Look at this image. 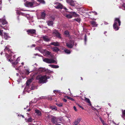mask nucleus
Listing matches in <instances>:
<instances>
[{
	"label": "nucleus",
	"instance_id": "10",
	"mask_svg": "<svg viewBox=\"0 0 125 125\" xmlns=\"http://www.w3.org/2000/svg\"><path fill=\"white\" fill-rule=\"evenodd\" d=\"M41 15L40 19H44L46 16V14L45 11H42L41 12Z\"/></svg>",
	"mask_w": 125,
	"mask_h": 125
},
{
	"label": "nucleus",
	"instance_id": "55",
	"mask_svg": "<svg viewBox=\"0 0 125 125\" xmlns=\"http://www.w3.org/2000/svg\"><path fill=\"white\" fill-rule=\"evenodd\" d=\"M81 80H83V78L82 77H81Z\"/></svg>",
	"mask_w": 125,
	"mask_h": 125
},
{
	"label": "nucleus",
	"instance_id": "11",
	"mask_svg": "<svg viewBox=\"0 0 125 125\" xmlns=\"http://www.w3.org/2000/svg\"><path fill=\"white\" fill-rule=\"evenodd\" d=\"M33 4L32 2L27 1L26 2V6L28 7H32Z\"/></svg>",
	"mask_w": 125,
	"mask_h": 125
},
{
	"label": "nucleus",
	"instance_id": "52",
	"mask_svg": "<svg viewBox=\"0 0 125 125\" xmlns=\"http://www.w3.org/2000/svg\"><path fill=\"white\" fill-rule=\"evenodd\" d=\"M36 46V45L35 44H33L32 46H31V47H35V46Z\"/></svg>",
	"mask_w": 125,
	"mask_h": 125
},
{
	"label": "nucleus",
	"instance_id": "61",
	"mask_svg": "<svg viewBox=\"0 0 125 125\" xmlns=\"http://www.w3.org/2000/svg\"><path fill=\"white\" fill-rule=\"evenodd\" d=\"M22 117L23 118H24V116L23 115H22Z\"/></svg>",
	"mask_w": 125,
	"mask_h": 125
},
{
	"label": "nucleus",
	"instance_id": "34",
	"mask_svg": "<svg viewBox=\"0 0 125 125\" xmlns=\"http://www.w3.org/2000/svg\"><path fill=\"white\" fill-rule=\"evenodd\" d=\"M66 97L68 99L70 100H71V101H74V99L73 98H72L71 97H69V96H67Z\"/></svg>",
	"mask_w": 125,
	"mask_h": 125
},
{
	"label": "nucleus",
	"instance_id": "48",
	"mask_svg": "<svg viewBox=\"0 0 125 125\" xmlns=\"http://www.w3.org/2000/svg\"><path fill=\"white\" fill-rule=\"evenodd\" d=\"M63 101L65 102H67V100L65 98L63 99Z\"/></svg>",
	"mask_w": 125,
	"mask_h": 125
},
{
	"label": "nucleus",
	"instance_id": "4",
	"mask_svg": "<svg viewBox=\"0 0 125 125\" xmlns=\"http://www.w3.org/2000/svg\"><path fill=\"white\" fill-rule=\"evenodd\" d=\"M8 61L10 62L12 64V65L14 67H15V66H17V64L18 63V61H19L20 60H19L18 58H17L16 59V60L14 62H13V60L12 59L10 58L9 59H8Z\"/></svg>",
	"mask_w": 125,
	"mask_h": 125
},
{
	"label": "nucleus",
	"instance_id": "53",
	"mask_svg": "<svg viewBox=\"0 0 125 125\" xmlns=\"http://www.w3.org/2000/svg\"><path fill=\"white\" fill-rule=\"evenodd\" d=\"M99 119L101 121L103 120L102 118L101 117H99Z\"/></svg>",
	"mask_w": 125,
	"mask_h": 125
},
{
	"label": "nucleus",
	"instance_id": "5",
	"mask_svg": "<svg viewBox=\"0 0 125 125\" xmlns=\"http://www.w3.org/2000/svg\"><path fill=\"white\" fill-rule=\"evenodd\" d=\"M55 4L57 5V6H54L55 8L57 9H62L63 8V6L60 3L57 2L55 3Z\"/></svg>",
	"mask_w": 125,
	"mask_h": 125
},
{
	"label": "nucleus",
	"instance_id": "19",
	"mask_svg": "<svg viewBox=\"0 0 125 125\" xmlns=\"http://www.w3.org/2000/svg\"><path fill=\"white\" fill-rule=\"evenodd\" d=\"M49 66L51 68H59V66L58 65H56L54 64H50Z\"/></svg>",
	"mask_w": 125,
	"mask_h": 125
},
{
	"label": "nucleus",
	"instance_id": "38",
	"mask_svg": "<svg viewBox=\"0 0 125 125\" xmlns=\"http://www.w3.org/2000/svg\"><path fill=\"white\" fill-rule=\"evenodd\" d=\"M66 17L70 19L72 18V16L70 14H67L66 15Z\"/></svg>",
	"mask_w": 125,
	"mask_h": 125
},
{
	"label": "nucleus",
	"instance_id": "2",
	"mask_svg": "<svg viewBox=\"0 0 125 125\" xmlns=\"http://www.w3.org/2000/svg\"><path fill=\"white\" fill-rule=\"evenodd\" d=\"M39 82L41 83H46L47 81V78L46 75L41 76L39 79Z\"/></svg>",
	"mask_w": 125,
	"mask_h": 125
},
{
	"label": "nucleus",
	"instance_id": "12",
	"mask_svg": "<svg viewBox=\"0 0 125 125\" xmlns=\"http://www.w3.org/2000/svg\"><path fill=\"white\" fill-rule=\"evenodd\" d=\"M4 39L6 40H9L10 37L9 35V34L6 32L4 33Z\"/></svg>",
	"mask_w": 125,
	"mask_h": 125
},
{
	"label": "nucleus",
	"instance_id": "22",
	"mask_svg": "<svg viewBox=\"0 0 125 125\" xmlns=\"http://www.w3.org/2000/svg\"><path fill=\"white\" fill-rule=\"evenodd\" d=\"M47 24L49 26H52L53 24V22L52 21H47Z\"/></svg>",
	"mask_w": 125,
	"mask_h": 125
},
{
	"label": "nucleus",
	"instance_id": "60",
	"mask_svg": "<svg viewBox=\"0 0 125 125\" xmlns=\"http://www.w3.org/2000/svg\"><path fill=\"white\" fill-rule=\"evenodd\" d=\"M24 64V63L23 62H22L21 63V64H22V65H23Z\"/></svg>",
	"mask_w": 125,
	"mask_h": 125
},
{
	"label": "nucleus",
	"instance_id": "17",
	"mask_svg": "<svg viewBox=\"0 0 125 125\" xmlns=\"http://www.w3.org/2000/svg\"><path fill=\"white\" fill-rule=\"evenodd\" d=\"M81 119H82L81 118H78L76 121H75L73 123L74 125H77L79 123Z\"/></svg>",
	"mask_w": 125,
	"mask_h": 125
},
{
	"label": "nucleus",
	"instance_id": "39",
	"mask_svg": "<svg viewBox=\"0 0 125 125\" xmlns=\"http://www.w3.org/2000/svg\"><path fill=\"white\" fill-rule=\"evenodd\" d=\"M36 87L35 86H31V87L30 88V90H33L34 89L36 88Z\"/></svg>",
	"mask_w": 125,
	"mask_h": 125
},
{
	"label": "nucleus",
	"instance_id": "8",
	"mask_svg": "<svg viewBox=\"0 0 125 125\" xmlns=\"http://www.w3.org/2000/svg\"><path fill=\"white\" fill-rule=\"evenodd\" d=\"M43 61L48 63H52V59H49L48 58H45L43 59Z\"/></svg>",
	"mask_w": 125,
	"mask_h": 125
},
{
	"label": "nucleus",
	"instance_id": "57",
	"mask_svg": "<svg viewBox=\"0 0 125 125\" xmlns=\"http://www.w3.org/2000/svg\"><path fill=\"white\" fill-rule=\"evenodd\" d=\"M31 109H29L27 111H31Z\"/></svg>",
	"mask_w": 125,
	"mask_h": 125
},
{
	"label": "nucleus",
	"instance_id": "30",
	"mask_svg": "<svg viewBox=\"0 0 125 125\" xmlns=\"http://www.w3.org/2000/svg\"><path fill=\"white\" fill-rule=\"evenodd\" d=\"M64 34L66 36H69L70 35L69 32L68 31H65L64 32Z\"/></svg>",
	"mask_w": 125,
	"mask_h": 125
},
{
	"label": "nucleus",
	"instance_id": "23",
	"mask_svg": "<svg viewBox=\"0 0 125 125\" xmlns=\"http://www.w3.org/2000/svg\"><path fill=\"white\" fill-rule=\"evenodd\" d=\"M122 112L121 117L123 119H125V110H122Z\"/></svg>",
	"mask_w": 125,
	"mask_h": 125
},
{
	"label": "nucleus",
	"instance_id": "9",
	"mask_svg": "<svg viewBox=\"0 0 125 125\" xmlns=\"http://www.w3.org/2000/svg\"><path fill=\"white\" fill-rule=\"evenodd\" d=\"M58 119L55 116H53L51 118L52 122L53 124H55L57 123Z\"/></svg>",
	"mask_w": 125,
	"mask_h": 125
},
{
	"label": "nucleus",
	"instance_id": "43",
	"mask_svg": "<svg viewBox=\"0 0 125 125\" xmlns=\"http://www.w3.org/2000/svg\"><path fill=\"white\" fill-rule=\"evenodd\" d=\"M3 31V30H0V35L1 36H3V34L2 33V32Z\"/></svg>",
	"mask_w": 125,
	"mask_h": 125
},
{
	"label": "nucleus",
	"instance_id": "18",
	"mask_svg": "<svg viewBox=\"0 0 125 125\" xmlns=\"http://www.w3.org/2000/svg\"><path fill=\"white\" fill-rule=\"evenodd\" d=\"M66 45L68 48L71 49L72 48L73 46V44L71 43H66Z\"/></svg>",
	"mask_w": 125,
	"mask_h": 125
},
{
	"label": "nucleus",
	"instance_id": "24",
	"mask_svg": "<svg viewBox=\"0 0 125 125\" xmlns=\"http://www.w3.org/2000/svg\"><path fill=\"white\" fill-rule=\"evenodd\" d=\"M35 113H36L37 115L40 116L41 115V112L39 110L36 109L35 110Z\"/></svg>",
	"mask_w": 125,
	"mask_h": 125
},
{
	"label": "nucleus",
	"instance_id": "64",
	"mask_svg": "<svg viewBox=\"0 0 125 125\" xmlns=\"http://www.w3.org/2000/svg\"><path fill=\"white\" fill-rule=\"evenodd\" d=\"M61 125L60 124H57V125Z\"/></svg>",
	"mask_w": 125,
	"mask_h": 125
},
{
	"label": "nucleus",
	"instance_id": "3",
	"mask_svg": "<svg viewBox=\"0 0 125 125\" xmlns=\"http://www.w3.org/2000/svg\"><path fill=\"white\" fill-rule=\"evenodd\" d=\"M52 34L53 35L56 36L59 39H62V37L61 36V34L57 30L55 29L53 30L52 31Z\"/></svg>",
	"mask_w": 125,
	"mask_h": 125
},
{
	"label": "nucleus",
	"instance_id": "27",
	"mask_svg": "<svg viewBox=\"0 0 125 125\" xmlns=\"http://www.w3.org/2000/svg\"><path fill=\"white\" fill-rule=\"evenodd\" d=\"M50 108L52 110H54L55 111H56L57 110V108L55 106H50Z\"/></svg>",
	"mask_w": 125,
	"mask_h": 125
},
{
	"label": "nucleus",
	"instance_id": "1",
	"mask_svg": "<svg viewBox=\"0 0 125 125\" xmlns=\"http://www.w3.org/2000/svg\"><path fill=\"white\" fill-rule=\"evenodd\" d=\"M117 22L118 23L119 26H120L121 23L120 19L118 18H116L115 19L114 22L113 24V28L115 30H117L119 29L117 25Z\"/></svg>",
	"mask_w": 125,
	"mask_h": 125
},
{
	"label": "nucleus",
	"instance_id": "26",
	"mask_svg": "<svg viewBox=\"0 0 125 125\" xmlns=\"http://www.w3.org/2000/svg\"><path fill=\"white\" fill-rule=\"evenodd\" d=\"M32 81V80L31 79H30L27 80L26 82V85L27 86H29L30 83Z\"/></svg>",
	"mask_w": 125,
	"mask_h": 125
},
{
	"label": "nucleus",
	"instance_id": "44",
	"mask_svg": "<svg viewBox=\"0 0 125 125\" xmlns=\"http://www.w3.org/2000/svg\"><path fill=\"white\" fill-rule=\"evenodd\" d=\"M45 72L46 73H50V71L48 70H46V71H45Z\"/></svg>",
	"mask_w": 125,
	"mask_h": 125
},
{
	"label": "nucleus",
	"instance_id": "45",
	"mask_svg": "<svg viewBox=\"0 0 125 125\" xmlns=\"http://www.w3.org/2000/svg\"><path fill=\"white\" fill-rule=\"evenodd\" d=\"M101 121L103 125H104L105 124H106V123H104V121L103 120H102Z\"/></svg>",
	"mask_w": 125,
	"mask_h": 125
},
{
	"label": "nucleus",
	"instance_id": "16",
	"mask_svg": "<svg viewBox=\"0 0 125 125\" xmlns=\"http://www.w3.org/2000/svg\"><path fill=\"white\" fill-rule=\"evenodd\" d=\"M85 99L84 100L87 103H88L89 104L88 105L90 106H92V104L91 103V102L90 101L89 99L88 98H87L86 97H85Z\"/></svg>",
	"mask_w": 125,
	"mask_h": 125
},
{
	"label": "nucleus",
	"instance_id": "37",
	"mask_svg": "<svg viewBox=\"0 0 125 125\" xmlns=\"http://www.w3.org/2000/svg\"><path fill=\"white\" fill-rule=\"evenodd\" d=\"M4 50L5 52H6L7 51H9L10 50V49L9 47L7 46L5 47V48L4 49Z\"/></svg>",
	"mask_w": 125,
	"mask_h": 125
},
{
	"label": "nucleus",
	"instance_id": "56",
	"mask_svg": "<svg viewBox=\"0 0 125 125\" xmlns=\"http://www.w3.org/2000/svg\"><path fill=\"white\" fill-rule=\"evenodd\" d=\"M2 53H3V52H1L0 53L1 54V55H2Z\"/></svg>",
	"mask_w": 125,
	"mask_h": 125
},
{
	"label": "nucleus",
	"instance_id": "15",
	"mask_svg": "<svg viewBox=\"0 0 125 125\" xmlns=\"http://www.w3.org/2000/svg\"><path fill=\"white\" fill-rule=\"evenodd\" d=\"M0 22L2 23V25H5L7 23L6 20L2 18L0 19Z\"/></svg>",
	"mask_w": 125,
	"mask_h": 125
},
{
	"label": "nucleus",
	"instance_id": "49",
	"mask_svg": "<svg viewBox=\"0 0 125 125\" xmlns=\"http://www.w3.org/2000/svg\"><path fill=\"white\" fill-rule=\"evenodd\" d=\"M122 7H124L125 9V4L123 3V4L122 5Z\"/></svg>",
	"mask_w": 125,
	"mask_h": 125
},
{
	"label": "nucleus",
	"instance_id": "6",
	"mask_svg": "<svg viewBox=\"0 0 125 125\" xmlns=\"http://www.w3.org/2000/svg\"><path fill=\"white\" fill-rule=\"evenodd\" d=\"M90 23L92 27H95L97 26L98 24L95 21H90Z\"/></svg>",
	"mask_w": 125,
	"mask_h": 125
},
{
	"label": "nucleus",
	"instance_id": "25",
	"mask_svg": "<svg viewBox=\"0 0 125 125\" xmlns=\"http://www.w3.org/2000/svg\"><path fill=\"white\" fill-rule=\"evenodd\" d=\"M34 119L30 117L28 118L26 120V122H32Z\"/></svg>",
	"mask_w": 125,
	"mask_h": 125
},
{
	"label": "nucleus",
	"instance_id": "41",
	"mask_svg": "<svg viewBox=\"0 0 125 125\" xmlns=\"http://www.w3.org/2000/svg\"><path fill=\"white\" fill-rule=\"evenodd\" d=\"M30 73V72H29V70L28 69L26 70L25 72V73L27 75H28Z\"/></svg>",
	"mask_w": 125,
	"mask_h": 125
},
{
	"label": "nucleus",
	"instance_id": "62",
	"mask_svg": "<svg viewBox=\"0 0 125 125\" xmlns=\"http://www.w3.org/2000/svg\"><path fill=\"white\" fill-rule=\"evenodd\" d=\"M35 125L34 124H33V125Z\"/></svg>",
	"mask_w": 125,
	"mask_h": 125
},
{
	"label": "nucleus",
	"instance_id": "21",
	"mask_svg": "<svg viewBox=\"0 0 125 125\" xmlns=\"http://www.w3.org/2000/svg\"><path fill=\"white\" fill-rule=\"evenodd\" d=\"M51 44L52 45H54L55 46H60L59 43L58 42H52L51 43Z\"/></svg>",
	"mask_w": 125,
	"mask_h": 125
},
{
	"label": "nucleus",
	"instance_id": "28",
	"mask_svg": "<svg viewBox=\"0 0 125 125\" xmlns=\"http://www.w3.org/2000/svg\"><path fill=\"white\" fill-rule=\"evenodd\" d=\"M74 21H75L79 23L81 21V18H80L79 17L78 18H75V19H74Z\"/></svg>",
	"mask_w": 125,
	"mask_h": 125
},
{
	"label": "nucleus",
	"instance_id": "40",
	"mask_svg": "<svg viewBox=\"0 0 125 125\" xmlns=\"http://www.w3.org/2000/svg\"><path fill=\"white\" fill-rule=\"evenodd\" d=\"M51 53V52H50L49 51H47L45 52L46 54L47 55H50Z\"/></svg>",
	"mask_w": 125,
	"mask_h": 125
},
{
	"label": "nucleus",
	"instance_id": "63",
	"mask_svg": "<svg viewBox=\"0 0 125 125\" xmlns=\"http://www.w3.org/2000/svg\"><path fill=\"white\" fill-rule=\"evenodd\" d=\"M56 91L55 90H54V91H53V92H54H54Z\"/></svg>",
	"mask_w": 125,
	"mask_h": 125
},
{
	"label": "nucleus",
	"instance_id": "47",
	"mask_svg": "<svg viewBox=\"0 0 125 125\" xmlns=\"http://www.w3.org/2000/svg\"><path fill=\"white\" fill-rule=\"evenodd\" d=\"M84 41L85 42H86L87 41V38L86 35H85L84 36Z\"/></svg>",
	"mask_w": 125,
	"mask_h": 125
},
{
	"label": "nucleus",
	"instance_id": "35",
	"mask_svg": "<svg viewBox=\"0 0 125 125\" xmlns=\"http://www.w3.org/2000/svg\"><path fill=\"white\" fill-rule=\"evenodd\" d=\"M73 15L75 17H77L79 15L75 12H72Z\"/></svg>",
	"mask_w": 125,
	"mask_h": 125
},
{
	"label": "nucleus",
	"instance_id": "29",
	"mask_svg": "<svg viewBox=\"0 0 125 125\" xmlns=\"http://www.w3.org/2000/svg\"><path fill=\"white\" fill-rule=\"evenodd\" d=\"M37 1L39 2L40 3L43 4H44L45 3V2L44 0H37Z\"/></svg>",
	"mask_w": 125,
	"mask_h": 125
},
{
	"label": "nucleus",
	"instance_id": "13",
	"mask_svg": "<svg viewBox=\"0 0 125 125\" xmlns=\"http://www.w3.org/2000/svg\"><path fill=\"white\" fill-rule=\"evenodd\" d=\"M38 71L39 73H40L42 72H44L46 71V69L45 68H40L38 70Z\"/></svg>",
	"mask_w": 125,
	"mask_h": 125
},
{
	"label": "nucleus",
	"instance_id": "7",
	"mask_svg": "<svg viewBox=\"0 0 125 125\" xmlns=\"http://www.w3.org/2000/svg\"><path fill=\"white\" fill-rule=\"evenodd\" d=\"M27 32L29 34H30L29 33L34 34H35L36 31L35 29H28L27 30Z\"/></svg>",
	"mask_w": 125,
	"mask_h": 125
},
{
	"label": "nucleus",
	"instance_id": "32",
	"mask_svg": "<svg viewBox=\"0 0 125 125\" xmlns=\"http://www.w3.org/2000/svg\"><path fill=\"white\" fill-rule=\"evenodd\" d=\"M0 27H1L2 28L4 29L5 30H7L8 29V27L7 25H6L4 27L3 26H2L1 24H0Z\"/></svg>",
	"mask_w": 125,
	"mask_h": 125
},
{
	"label": "nucleus",
	"instance_id": "54",
	"mask_svg": "<svg viewBox=\"0 0 125 125\" xmlns=\"http://www.w3.org/2000/svg\"><path fill=\"white\" fill-rule=\"evenodd\" d=\"M63 8L65 10H67V9H66V8L65 7H64V8Z\"/></svg>",
	"mask_w": 125,
	"mask_h": 125
},
{
	"label": "nucleus",
	"instance_id": "36",
	"mask_svg": "<svg viewBox=\"0 0 125 125\" xmlns=\"http://www.w3.org/2000/svg\"><path fill=\"white\" fill-rule=\"evenodd\" d=\"M56 104L58 106L60 107H62V103H56Z\"/></svg>",
	"mask_w": 125,
	"mask_h": 125
},
{
	"label": "nucleus",
	"instance_id": "33",
	"mask_svg": "<svg viewBox=\"0 0 125 125\" xmlns=\"http://www.w3.org/2000/svg\"><path fill=\"white\" fill-rule=\"evenodd\" d=\"M64 51L67 54H70L71 53V52L69 50L67 49H65L64 50Z\"/></svg>",
	"mask_w": 125,
	"mask_h": 125
},
{
	"label": "nucleus",
	"instance_id": "46",
	"mask_svg": "<svg viewBox=\"0 0 125 125\" xmlns=\"http://www.w3.org/2000/svg\"><path fill=\"white\" fill-rule=\"evenodd\" d=\"M73 109L75 111H77V109L76 107L74 106L73 107Z\"/></svg>",
	"mask_w": 125,
	"mask_h": 125
},
{
	"label": "nucleus",
	"instance_id": "51",
	"mask_svg": "<svg viewBox=\"0 0 125 125\" xmlns=\"http://www.w3.org/2000/svg\"><path fill=\"white\" fill-rule=\"evenodd\" d=\"M79 106L80 108H81L82 109H84L83 108L82 106L80 105H79Z\"/></svg>",
	"mask_w": 125,
	"mask_h": 125
},
{
	"label": "nucleus",
	"instance_id": "20",
	"mask_svg": "<svg viewBox=\"0 0 125 125\" xmlns=\"http://www.w3.org/2000/svg\"><path fill=\"white\" fill-rule=\"evenodd\" d=\"M52 49L54 52H58L59 50V49L56 47L52 48Z\"/></svg>",
	"mask_w": 125,
	"mask_h": 125
},
{
	"label": "nucleus",
	"instance_id": "58",
	"mask_svg": "<svg viewBox=\"0 0 125 125\" xmlns=\"http://www.w3.org/2000/svg\"><path fill=\"white\" fill-rule=\"evenodd\" d=\"M107 32L106 31H105V32H104V34H105Z\"/></svg>",
	"mask_w": 125,
	"mask_h": 125
},
{
	"label": "nucleus",
	"instance_id": "31",
	"mask_svg": "<svg viewBox=\"0 0 125 125\" xmlns=\"http://www.w3.org/2000/svg\"><path fill=\"white\" fill-rule=\"evenodd\" d=\"M70 5L72 6H74L75 5V4L74 2V1L71 0H70Z\"/></svg>",
	"mask_w": 125,
	"mask_h": 125
},
{
	"label": "nucleus",
	"instance_id": "14",
	"mask_svg": "<svg viewBox=\"0 0 125 125\" xmlns=\"http://www.w3.org/2000/svg\"><path fill=\"white\" fill-rule=\"evenodd\" d=\"M42 38L43 40L46 42H49L50 41V39L48 38V37L47 36H43Z\"/></svg>",
	"mask_w": 125,
	"mask_h": 125
},
{
	"label": "nucleus",
	"instance_id": "50",
	"mask_svg": "<svg viewBox=\"0 0 125 125\" xmlns=\"http://www.w3.org/2000/svg\"><path fill=\"white\" fill-rule=\"evenodd\" d=\"M92 12H93V11H92ZM93 12L95 15H96L97 14V12H96L95 11H94Z\"/></svg>",
	"mask_w": 125,
	"mask_h": 125
},
{
	"label": "nucleus",
	"instance_id": "59",
	"mask_svg": "<svg viewBox=\"0 0 125 125\" xmlns=\"http://www.w3.org/2000/svg\"><path fill=\"white\" fill-rule=\"evenodd\" d=\"M104 125H108L107 124H105Z\"/></svg>",
	"mask_w": 125,
	"mask_h": 125
},
{
	"label": "nucleus",
	"instance_id": "42",
	"mask_svg": "<svg viewBox=\"0 0 125 125\" xmlns=\"http://www.w3.org/2000/svg\"><path fill=\"white\" fill-rule=\"evenodd\" d=\"M52 60H53V61H52V63H54L55 64H57V62L56 61H55L53 59H52Z\"/></svg>",
	"mask_w": 125,
	"mask_h": 125
}]
</instances>
